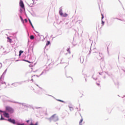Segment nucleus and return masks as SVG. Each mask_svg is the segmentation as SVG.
<instances>
[{
  "label": "nucleus",
  "mask_w": 125,
  "mask_h": 125,
  "mask_svg": "<svg viewBox=\"0 0 125 125\" xmlns=\"http://www.w3.org/2000/svg\"><path fill=\"white\" fill-rule=\"evenodd\" d=\"M43 90H43H43L42 91L41 89V90L38 91V92H37L38 94H40V95L42 94V92H43Z\"/></svg>",
  "instance_id": "obj_15"
},
{
  "label": "nucleus",
  "mask_w": 125,
  "mask_h": 125,
  "mask_svg": "<svg viewBox=\"0 0 125 125\" xmlns=\"http://www.w3.org/2000/svg\"><path fill=\"white\" fill-rule=\"evenodd\" d=\"M25 122H26V123H27V124H29V123H30V120H26Z\"/></svg>",
  "instance_id": "obj_41"
},
{
  "label": "nucleus",
  "mask_w": 125,
  "mask_h": 125,
  "mask_svg": "<svg viewBox=\"0 0 125 125\" xmlns=\"http://www.w3.org/2000/svg\"><path fill=\"white\" fill-rule=\"evenodd\" d=\"M99 56H100V57H101V59H102V53H99Z\"/></svg>",
  "instance_id": "obj_34"
},
{
  "label": "nucleus",
  "mask_w": 125,
  "mask_h": 125,
  "mask_svg": "<svg viewBox=\"0 0 125 125\" xmlns=\"http://www.w3.org/2000/svg\"><path fill=\"white\" fill-rule=\"evenodd\" d=\"M105 24V21H103V20L102 21V25H104Z\"/></svg>",
  "instance_id": "obj_38"
},
{
  "label": "nucleus",
  "mask_w": 125,
  "mask_h": 125,
  "mask_svg": "<svg viewBox=\"0 0 125 125\" xmlns=\"http://www.w3.org/2000/svg\"><path fill=\"white\" fill-rule=\"evenodd\" d=\"M79 125H83L82 123H79Z\"/></svg>",
  "instance_id": "obj_62"
},
{
  "label": "nucleus",
  "mask_w": 125,
  "mask_h": 125,
  "mask_svg": "<svg viewBox=\"0 0 125 125\" xmlns=\"http://www.w3.org/2000/svg\"><path fill=\"white\" fill-rule=\"evenodd\" d=\"M11 85H14V86H15V87H16L17 86H18V84L17 82V83H12L11 84Z\"/></svg>",
  "instance_id": "obj_19"
},
{
  "label": "nucleus",
  "mask_w": 125,
  "mask_h": 125,
  "mask_svg": "<svg viewBox=\"0 0 125 125\" xmlns=\"http://www.w3.org/2000/svg\"><path fill=\"white\" fill-rule=\"evenodd\" d=\"M96 84L97 85H98V86H99L100 85V83H96Z\"/></svg>",
  "instance_id": "obj_43"
},
{
  "label": "nucleus",
  "mask_w": 125,
  "mask_h": 125,
  "mask_svg": "<svg viewBox=\"0 0 125 125\" xmlns=\"http://www.w3.org/2000/svg\"><path fill=\"white\" fill-rule=\"evenodd\" d=\"M5 111L9 114H13L14 113V109L9 106H5Z\"/></svg>",
  "instance_id": "obj_3"
},
{
  "label": "nucleus",
  "mask_w": 125,
  "mask_h": 125,
  "mask_svg": "<svg viewBox=\"0 0 125 125\" xmlns=\"http://www.w3.org/2000/svg\"><path fill=\"white\" fill-rule=\"evenodd\" d=\"M0 65H1L0 68H1V67H2V64H1V63H0Z\"/></svg>",
  "instance_id": "obj_61"
},
{
  "label": "nucleus",
  "mask_w": 125,
  "mask_h": 125,
  "mask_svg": "<svg viewBox=\"0 0 125 125\" xmlns=\"http://www.w3.org/2000/svg\"><path fill=\"white\" fill-rule=\"evenodd\" d=\"M80 116L81 117V119H82V117L83 118V116H82V114H80Z\"/></svg>",
  "instance_id": "obj_63"
},
{
  "label": "nucleus",
  "mask_w": 125,
  "mask_h": 125,
  "mask_svg": "<svg viewBox=\"0 0 125 125\" xmlns=\"http://www.w3.org/2000/svg\"><path fill=\"white\" fill-rule=\"evenodd\" d=\"M6 72H7V69H6L5 70V71H4V72L3 73V74H2V75H1V76H2V77L3 76L5 75V74H6Z\"/></svg>",
  "instance_id": "obj_22"
},
{
  "label": "nucleus",
  "mask_w": 125,
  "mask_h": 125,
  "mask_svg": "<svg viewBox=\"0 0 125 125\" xmlns=\"http://www.w3.org/2000/svg\"><path fill=\"white\" fill-rule=\"evenodd\" d=\"M30 40H34L35 39V36L34 35H31L30 37Z\"/></svg>",
  "instance_id": "obj_27"
},
{
  "label": "nucleus",
  "mask_w": 125,
  "mask_h": 125,
  "mask_svg": "<svg viewBox=\"0 0 125 125\" xmlns=\"http://www.w3.org/2000/svg\"><path fill=\"white\" fill-rule=\"evenodd\" d=\"M81 111V108H80L79 110H78V111Z\"/></svg>",
  "instance_id": "obj_64"
},
{
  "label": "nucleus",
  "mask_w": 125,
  "mask_h": 125,
  "mask_svg": "<svg viewBox=\"0 0 125 125\" xmlns=\"http://www.w3.org/2000/svg\"><path fill=\"white\" fill-rule=\"evenodd\" d=\"M2 49H3V50H4V47H3L2 46V45H1V46H0V50H2Z\"/></svg>",
  "instance_id": "obj_33"
},
{
  "label": "nucleus",
  "mask_w": 125,
  "mask_h": 125,
  "mask_svg": "<svg viewBox=\"0 0 125 125\" xmlns=\"http://www.w3.org/2000/svg\"><path fill=\"white\" fill-rule=\"evenodd\" d=\"M0 83H1V84H5V85H6V83L2 81V76H1L0 77Z\"/></svg>",
  "instance_id": "obj_11"
},
{
  "label": "nucleus",
  "mask_w": 125,
  "mask_h": 125,
  "mask_svg": "<svg viewBox=\"0 0 125 125\" xmlns=\"http://www.w3.org/2000/svg\"><path fill=\"white\" fill-rule=\"evenodd\" d=\"M59 14L61 16H62V17H67L68 16L67 13H63V11H62V7H61L60 8Z\"/></svg>",
  "instance_id": "obj_5"
},
{
  "label": "nucleus",
  "mask_w": 125,
  "mask_h": 125,
  "mask_svg": "<svg viewBox=\"0 0 125 125\" xmlns=\"http://www.w3.org/2000/svg\"><path fill=\"white\" fill-rule=\"evenodd\" d=\"M28 56H29V60H31L33 58V55H28Z\"/></svg>",
  "instance_id": "obj_26"
},
{
  "label": "nucleus",
  "mask_w": 125,
  "mask_h": 125,
  "mask_svg": "<svg viewBox=\"0 0 125 125\" xmlns=\"http://www.w3.org/2000/svg\"><path fill=\"white\" fill-rule=\"evenodd\" d=\"M34 73H36V72H38V70H36L35 71H33Z\"/></svg>",
  "instance_id": "obj_48"
},
{
  "label": "nucleus",
  "mask_w": 125,
  "mask_h": 125,
  "mask_svg": "<svg viewBox=\"0 0 125 125\" xmlns=\"http://www.w3.org/2000/svg\"><path fill=\"white\" fill-rule=\"evenodd\" d=\"M21 61H24L25 62H27V63H29L30 64H31V63H33V62H30V61H28L25 59H22L21 60Z\"/></svg>",
  "instance_id": "obj_17"
},
{
  "label": "nucleus",
  "mask_w": 125,
  "mask_h": 125,
  "mask_svg": "<svg viewBox=\"0 0 125 125\" xmlns=\"http://www.w3.org/2000/svg\"><path fill=\"white\" fill-rule=\"evenodd\" d=\"M66 51H67V52H68V53H69V54H71V51H70V47H69V48H67Z\"/></svg>",
  "instance_id": "obj_23"
},
{
  "label": "nucleus",
  "mask_w": 125,
  "mask_h": 125,
  "mask_svg": "<svg viewBox=\"0 0 125 125\" xmlns=\"http://www.w3.org/2000/svg\"><path fill=\"white\" fill-rule=\"evenodd\" d=\"M35 109H42V107H35Z\"/></svg>",
  "instance_id": "obj_36"
},
{
  "label": "nucleus",
  "mask_w": 125,
  "mask_h": 125,
  "mask_svg": "<svg viewBox=\"0 0 125 125\" xmlns=\"http://www.w3.org/2000/svg\"><path fill=\"white\" fill-rule=\"evenodd\" d=\"M22 9H22V8H20V12L21 14H22L23 13V10Z\"/></svg>",
  "instance_id": "obj_28"
},
{
  "label": "nucleus",
  "mask_w": 125,
  "mask_h": 125,
  "mask_svg": "<svg viewBox=\"0 0 125 125\" xmlns=\"http://www.w3.org/2000/svg\"><path fill=\"white\" fill-rule=\"evenodd\" d=\"M83 117H82L81 119L80 120V122H79V124H82V123H83Z\"/></svg>",
  "instance_id": "obj_30"
},
{
  "label": "nucleus",
  "mask_w": 125,
  "mask_h": 125,
  "mask_svg": "<svg viewBox=\"0 0 125 125\" xmlns=\"http://www.w3.org/2000/svg\"><path fill=\"white\" fill-rule=\"evenodd\" d=\"M21 55H22V54H21L19 53V57H20V56H21Z\"/></svg>",
  "instance_id": "obj_54"
},
{
  "label": "nucleus",
  "mask_w": 125,
  "mask_h": 125,
  "mask_svg": "<svg viewBox=\"0 0 125 125\" xmlns=\"http://www.w3.org/2000/svg\"><path fill=\"white\" fill-rule=\"evenodd\" d=\"M90 53H91V49H90V50H89V54H90Z\"/></svg>",
  "instance_id": "obj_46"
},
{
  "label": "nucleus",
  "mask_w": 125,
  "mask_h": 125,
  "mask_svg": "<svg viewBox=\"0 0 125 125\" xmlns=\"http://www.w3.org/2000/svg\"><path fill=\"white\" fill-rule=\"evenodd\" d=\"M23 52H24V51H22V50H20L19 51V53L20 54H22V53H23Z\"/></svg>",
  "instance_id": "obj_35"
},
{
  "label": "nucleus",
  "mask_w": 125,
  "mask_h": 125,
  "mask_svg": "<svg viewBox=\"0 0 125 125\" xmlns=\"http://www.w3.org/2000/svg\"><path fill=\"white\" fill-rule=\"evenodd\" d=\"M85 82H87V80H86V78H85Z\"/></svg>",
  "instance_id": "obj_59"
},
{
  "label": "nucleus",
  "mask_w": 125,
  "mask_h": 125,
  "mask_svg": "<svg viewBox=\"0 0 125 125\" xmlns=\"http://www.w3.org/2000/svg\"><path fill=\"white\" fill-rule=\"evenodd\" d=\"M28 21L33 30H34V31H35V32H36V33L38 34V37H39V38H41V35H40V33L38 32L37 31H36V30H35V27H34V25H33V23H32V21H31V20H30V19H28Z\"/></svg>",
  "instance_id": "obj_6"
},
{
  "label": "nucleus",
  "mask_w": 125,
  "mask_h": 125,
  "mask_svg": "<svg viewBox=\"0 0 125 125\" xmlns=\"http://www.w3.org/2000/svg\"><path fill=\"white\" fill-rule=\"evenodd\" d=\"M0 115L1 116L0 121H7L14 125H23L24 124H21L19 121H16L14 119L10 118L9 113L6 111L1 110L0 109Z\"/></svg>",
  "instance_id": "obj_1"
},
{
  "label": "nucleus",
  "mask_w": 125,
  "mask_h": 125,
  "mask_svg": "<svg viewBox=\"0 0 125 125\" xmlns=\"http://www.w3.org/2000/svg\"><path fill=\"white\" fill-rule=\"evenodd\" d=\"M104 79H106V76H104Z\"/></svg>",
  "instance_id": "obj_57"
},
{
  "label": "nucleus",
  "mask_w": 125,
  "mask_h": 125,
  "mask_svg": "<svg viewBox=\"0 0 125 125\" xmlns=\"http://www.w3.org/2000/svg\"><path fill=\"white\" fill-rule=\"evenodd\" d=\"M29 67H33V65H32V64H29Z\"/></svg>",
  "instance_id": "obj_51"
},
{
  "label": "nucleus",
  "mask_w": 125,
  "mask_h": 125,
  "mask_svg": "<svg viewBox=\"0 0 125 125\" xmlns=\"http://www.w3.org/2000/svg\"><path fill=\"white\" fill-rule=\"evenodd\" d=\"M31 81H32V82L34 81L33 79V78H32Z\"/></svg>",
  "instance_id": "obj_60"
},
{
  "label": "nucleus",
  "mask_w": 125,
  "mask_h": 125,
  "mask_svg": "<svg viewBox=\"0 0 125 125\" xmlns=\"http://www.w3.org/2000/svg\"><path fill=\"white\" fill-rule=\"evenodd\" d=\"M107 53H109V47H107Z\"/></svg>",
  "instance_id": "obj_47"
},
{
  "label": "nucleus",
  "mask_w": 125,
  "mask_h": 125,
  "mask_svg": "<svg viewBox=\"0 0 125 125\" xmlns=\"http://www.w3.org/2000/svg\"><path fill=\"white\" fill-rule=\"evenodd\" d=\"M7 53H8V52H6V51H3L2 54V55H6Z\"/></svg>",
  "instance_id": "obj_25"
},
{
  "label": "nucleus",
  "mask_w": 125,
  "mask_h": 125,
  "mask_svg": "<svg viewBox=\"0 0 125 125\" xmlns=\"http://www.w3.org/2000/svg\"><path fill=\"white\" fill-rule=\"evenodd\" d=\"M84 60V59L83 58V57H80V62H81V63H83Z\"/></svg>",
  "instance_id": "obj_18"
},
{
  "label": "nucleus",
  "mask_w": 125,
  "mask_h": 125,
  "mask_svg": "<svg viewBox=\"0 0 125 125\" xmlns=\"http://www.w3.org/2000/svg\"><path fill=\"white\" fill-rule=\"evenodd\" d=\"M101 15H102V20L104 19V15H103V14H102Z\"/></svg>",
  "instance_id": "obj_37"
},
{
  "label": "nucleus",
  "mask_w": 125,
  "mask_h": 125,
  "mask_svg": "<svg viewBox=\"0 0 125 125\" xmlns=\"http://www.w3.org/2000/svg\"><path fill=\"white\" fill-rule=\"evenodd\" d=\"M16 104H21L22 106H24L25 108H29L31 105L25 103H19L18 102H16Z\"/></svg>",
  "instance_id": "obj_8"
},
{
  "label": "nucleus",
  "mask_w": 125,
  "mask_h": 125,
  "mask_svg": "<svg viewBox=\"0 0 125 125\" xmlns=\"http://www.w3.org/2000/svg\"><path fill=\"white\" fill-rule=\"evenodd\" d=\"M36 75H34L33 76H32L31 78H33V77H36Z\"/></svg>",
  "instance_id": "obj_56"
},
{
  "label": "nucleus",
  "mask_w": 125,
  "mask_h": 125,
  "mask_svg": "<svg viewBox=\"0 0 125 125\" xmlns=\"http://www.w3.org/2000/svg\"><path fill=\"white\" fill-rule=\"evenodd\" d=\"M36 85H37V86H38V87H39V88H40L42 91L43 90L42 88L38 84H36Z\"/></svg>",
  "instance_id": "obj_31"
},
{
  "label": "nucleus",
  "mask_w": 125,
  "mask_h": 125,
  "mask_svg": "<svg viewBox=\"0 0 125 125\" xmlns=\"http://www.w3.org/2000/svg\"><path fill=\"white\" fill-rule=\"evenodd\" d=\"M24 21H25V23H27L28 22V20L27 19H25Z\"/></svg>",
  "instance_id": "obj_42"
},
{
  "label": "nucleus",
  "mask_w": 125,
  "mask_h": 125,
  "mask_svg": "<svg viewBox=\"0 0 125 125\" xmlns=\"http://www.w3.org/2000/svg\"><path fill=\"white\" fill-rule=\"evenodd\" d=\"M49 96H51V97H53V98H54V99H55V100H57V101H59V102H62V103H64V104H66V102L62 100H59V99H57L56 98H55L54 97H53V96L51 95H48Z\"/></svg>",
  "instance_id": "obj_10"
},
{
  "label": "nucleus",
  "mask_w": 125,
  "mask_h": 125,
  "mask_svg": "<svg viewBox=\"0 0 125 125\" xmlns=\"http://www.w3.org/2000/svg\"><path fill=\"white\" fill-rule=\"evenodd\" d=\"M49 120L50 122H51V121H53V122H57V121H59V118H58V116H56V114H53L50 117Z\"/></svg>",
  "instance_id": "obj_4"
},
{
  "label": "nucleus",
  "mask_w": 125,
  "mask_h": 125,
  "mask_svg": "<svg viewBox=\"0 0 125 125\" xmlns=\"http://www.w3.org/2000/svg\"><path fill=\"white\" fill-rule=\"evenodd\" d=\"M18 83V84H22V83H26V81H21V82H17Z\"/></svg>",
  "instance_id": "obj_21"
},
{
  "label": "nucleus",
  "mask_w": 125,
  "mask_h": 125,
  "mask_svg": "<svg viewBox=\"0 0 125 125\" xmlns=\"http://www.w3.org/2000/svg\"><path fill=\"white\" fill-rule=\"evenodd\" d=\"M24 14L27 16V14H26V12H24Z\"/></svg>",
  "instance_id": "obj_58"
},
{
  "label": "nucleus",
  "mask_w": 125,
  "mask_h": 125,
  "mask_svg": "<svg viewBox=\"0 0 125 125\" xmlns=\"http://www.w3.org/2000/svg\"><path fill=\"white\" fill-rule=\"evenodd\" d=\"M68 104H69V105H68V107L69 108V109L70 111H74V108H73V107H72V104L71 103V102H69L68 103Z\"/></svg>",
  "instance_id": "obj_13"
},
{
  "label": "nucleus",
  "mask_w": 125,
  "mask_h": 125,
  "mask_svg": "<svg viewBox=\"0 0 125 125\" xmlns=\"http://www.w3.org/2000/svg\"><path fill=\"white\" fill-rule=\"evenodd\" d=\"M49 119H50V118H45V119L46 120H48V121H49Z\"/></svg>",
  "instance_id": "obj_49"
},
{
  "label": "nucleus",
  "mask_w": 125,
  "mask_h": 125,
  "mask_svg": "<svg viewBox=\"0 0 125 125\" xmlns=\"http://www.w3.org/2000/svg\"><path fill=\"white\" fill-rule=\"evenodd\" d=\"M53 65H54V63L53 62L49 64L48 65L46 66V69H44L39 76L36 75V77H37V78H39V77H41L42 75H43V74H46V72H48V71H49V70H50V69H51L52 67H53Z\"/></svg>",
  "instance_id": "obj_2"
},
{
  "label": "nucleus",
  "mask_w": 125,
  "mask_h": 125,
  "mask_svg": "<svg viewBox=\"0 0 125 125\" xmlns=\"http://www.w3.org/2000/svg\"><path fill=\"white\" fill-rule=\"evenodd\" d=\"M112 19H117V20H120V21H122L123 19H118V18H112Z\"/></svg>",
  "instance_id": "obj_32"
},
{
  "label": "nucleus",
  "mask_w": 125,
  "mask_h": 125,
  "mask_svg": "<svg viewBox=\"0 0 125 125\" xmlns=\"http://www.w3.org/2000/svg\"><path fill=\"white\" fill-rule=\"evenodd\" d=\"M67 78H71L72 79V80H73V78H72L71 76L67 77Z\"/></svg>",
  "instance_id": "obj_53"
},
{
  "label": "nucleus",
  "mask_w": 125,
  "mask_h": 125,
  "mask_svg": "<svg viewBox=\"0 0 125 125\" xmlns=\"http://www.w3.org/2000/svg\"><path fill=\"white\" fill-rule=\"evenodd\" d=\"M82 22V20H78L77 21H76V23H78V24H81Z\"/></svg>",
  "instance_id": "obj_29"
},
{
  "label": "nucleus",
  "mask_w": 125,
  "mask_h": 125,
  "mask_svg": "<svg viewBox=\"0 0 125 125\" xmlns=\"http://www.w3.org/2000/svg\"><path fill=\"white\" fill-rule=\"evenodd\" d=\"M83 75L84 79L86 78V76H87L86 75V74H83Z\"/></svg>",
  "instance_id": "obj_40"
},
{
  "label": "nucleus",
  "mask_w": 125,
  "mask_h": 125,
  "mask_svg": "<svg viewBox=\"0 0 125 125\" xmlns=\"http://www.w3.org/2000/svg\"><path fill=\"white\" fill-rule=\"evenodd\" d=\"M104 73H105V74H107L108 75V76H109V73H108V72H105Z\"/></svg>",
  "instance_id": "obj_55"
},
{
  "label": "nucleus",
  "mask_w": 125,
  "mask_h": 125,
  "mask_svg": "<svg viewBox=\"0 0 125 125\" xmlns=\"http://www.w3.org/2000/svg\"><path fill=\"white\" fill-rule=\"evenodd\" d=\"M123 22H125V19H122V21Z\"/></svg>",
  "instance_id": "obj_52"
},
{
  "label": "nucleus",
  "mask_w": 125,
  "mask_h": 125,
  "mask_svg": "<svg viewBox=\"0 0 125 125\" xmlns=\"http://www.w3.org/2000/svg\"><path fill=\"white\" fill-rule=\"evenodd\" d=\"M5 97H5L3 99H2V101L4 103H5L6 102H11V103H16V102L14 101H11V100H5Z\"/></svg>",
  "instance_id": "obj_7"
},
{
  "label": "nucleus",
  "mask_w": 125,
  "mask_h": 125,
  "mask_svg": "<svg viewBox=\"0 0 125 125\" xmlns=\"http://www.w3.org/2000/svg\"><path fill=\"white\" fill-rule=\"evenodd\" d=\"M29 125H39V123L36 122L35 124H34L33 123V121L31 120V122H30V124H29Z\"/></svg>",
  "instance_id": "obj_16"
},
{
  "label": "nucleus",
  "mask_w": 125,
  "mask_h": 125,
  "mask_svg": "<svg viewBox=\"0 0 125 125\" xmlns=\"http://www.w3.org/2000/svg\"><path fill=\"white\" fill-rule=\"evenodd\" d=\"M20 6L22 9H24L25 10V5L24 4V2H23V0H20Z\"/></svg>",
  "instance_id": "obj_9"
},
{
  "label": "nucleus",
  "mask_w": 125,
  "mask_h": 125,
  "mask_svg": "<svg viewBox=\"0 0 125 125\" xmlns=\"http://www.w3.org/2000/svg\"><path fill=\"white\" fill-rule=\"evenodd\" d=\"M49 44H50V41H47V42H46V45L45 46V47H46V46H48V45Z\"/></svg>",
  "instance_id": "obj_20"
},
{
  "label": "nucleus",
  "mask_w": 125,
  "mask_h": 125,
  "mask_svg": "<svg viewBox=\"0 0 125 125\" xmlns=\"http://www.w3.org/2000/svg\"><path fill=\"white\" fill-rule=\"evenodd\" d=\"M92 79H93V80H94L95 81H96V80H97V78H94L93 77V75L92 76Z\"/></svg>",
  "instance_id": "obj_39"
},
{
  "label": "nucleus",
  "mask_w": 125,
  "mask_h": 125,
  "mask_svg": "<svg viewBox=\"0 0 125 125\" xmlns=\"http://www.w3.org/2000/svg\"><path fill=\"white\" fill-rule=\"evenodd\" d=\"M100 67L102 70V69H104L105 68V62H102L100 63Z\"/></svg>",
  "instance_id": "obj_12"
},
{
  "label": "nucleus",
  "mask_w": 125,
  "mask_h": 125,
  "mask_svg": "<svg viewBox=\"0 0 125 125\" xmlns=\"http://www.w3.org/2000/svg\"><path fill=\"white\" fill-rule=\"evenodd\" d=\"M21 60H16V62H18V61H21Z\"/></svg>",
  "instance_id": "obj_50"
},
{
  "label": "nucleus",
  "mask_w": 125,
  "mask_h": 125,
  "mask_svg": "<svg viewBox=\"0 0 125 125\" xmlns=\"http://www.w3.org/2000/svg\"><path fill=\"white\" fill-rule=\"evenodd\" d=\"M99 75H102V74H103V72H99Z\"/></svg>",
  "instance_id": "obj_45"
},
{
  "label": "nucleus",
  "mask_w": 125,
  "mask_h": 125,
  "mask_svg": "<svg viewBox=\"0 0 125 125\" xmlns=\"http://www.w3.org/2000/svg\"><path fill=\"white\" fill-rule=\"evenodd\" d=\"M19 16L20 18V20L21 21V23L24 25V24H25V21H24V20L23 19V17H22L21 15H19Z\"/></svg>",
  "instance_id": "obj_14"
},
{
  "label": "nucleus",
  "mask_w": 125,
  "mask_h": 125,
  "mask_svg": "<svg viewBox=\"0 0 125 125\" xmlns=\"http://www.w3.org/2000/svg\"><path fill=\"white\" fill-rule=\"evenodd\" d=\"M7 40L9 42H10V43L12 42V39H10V38L7 37Z\"/></svg>",
  "instance_id": "obj_24"
},
{
  "label": "nucleus",
  "mask_w": 125,
  "mask_h": 125,
  "mask_svg": "<svg viewBox=\"0 0 125 125\" xmlns=\"http://www.w3.org/2000/svg\"><path fill=\"white\" fill-rule=\"evenodd\" d=\"M118 109H119V110H120V111H123V109H120V107H117Z\"/></svg>",
  "instance_id": "obj_44"
}]
</instances>
